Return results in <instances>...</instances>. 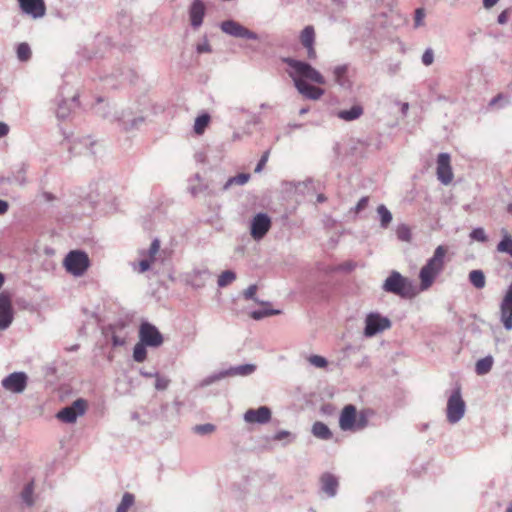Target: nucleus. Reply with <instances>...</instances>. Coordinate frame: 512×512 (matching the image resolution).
Here are the masks:
<instances>
[{
    "label": "nucleus",
    "instance_id": "18",
    "mask_svg": "<svg viewBox=\"0 0 512 512\" xmlns=\"http://www.w3.org/2000/svg\"><path fill=\"white\" fill-rule=\"evenodd\" d=\"M188 190L194 197H197L199 195L209 197L218 195V192L215 189L211 188L209 184L203 183L202 177L199 173L194 174L189 179Z\"/></svg>",
    "mask_w": 512,
    "mask_h": 512
},
{
    "label": "nucleus",
    "instance_id": "11",
    "mask_svg": "<svg viewBox=\"0 0 512 512\" xmlns=\"http://www.w3.org/2000/svg\"><path fill=\"white\" fill-rule=\"evenodd\" d=\"M221 30L235 38L257 40L258 35L234 20H226L220 24Z\"/></svg>",
    "mask_w": 512,
    "mask_h": 512
},
{
    "label": "nucleus",
    "instance_id": "31",
    "mask_svg": "<svg viewBox=\"0 0 512 512\" xmlns=\"http://www.w3.org/2000/svg\"><path fill=\"white\" fill-rule=\"evenodd\" d=\"M312 433L315 437L322 440H328L332 437V432L330 431L329 427L320 421H317L313 424Z\"/></svg>",
    "mask_w": 512,
    "mask_h": 512
},
{
    "label": "nucleus",
    "instance_id": "22",
    "mask_svg": "<svg viewBox=\"0 0 512 512\" xmlns=\"http://www.w3.org/2000/svg\"><path fill=\"white\" fill-rule=\"evenodd\" d=\"M320 491L324 493L328 498H333L337 495L339 481L338 478L329 473H323L320 477Z\"/></svg>",
    "mask_w": 512,
    "mask_h": 512
},
{
    "label": "nucleus",
    "instance_id": "48",
    "mask_svg": "<svg viewBox=\"0 0 512 512\" xmlns=\"http://www.w3.org/2000/svg\"><path fill=\"white\" fill-rule=\"evenodd\" d=\"M257 292V285L252 284L246 290H244L243 295L246 300H253L258 302V299L255 297Z\"/></svg>",
    "mask_w": 512,
    "mask_h": 512
},
{
    "label": "nucleus",
    "instance_id": "28",
    "mask_svg": "<svg viewBox=\"0 0 512 512\" xmlns=\"http://www.w3.org/2000/svg\"><path fill=\"white\" fill-rule=\"evenodd\" d=\"M210 276V272L208 269H194L190 277V284L196 288H201L204 286L206 279Z\"/></svg>",
    "mask_w": 512,
    "mask_h": 512
},
{
    "label": "nucleus",
    "instance_id": "23",
    "mask_svg": "<svg viewBox=\"0 0 512 512\" xmlns=\"http://www.w3.org/2000/svg\"><path fill=\"white\" fill-rule=\"evenodd\" d=\"M357 410L354 405H346L339 418V426L343 431H355Z\"/></svg>",
    "mask_w": 512,
    "mask_h": 512
},
{
    "label": "nucleus",
    "instance_id": "15",
    "mask_svg": "<svg viewBox=\"0 0 512 512\" xmlns=\"http://www.w3.org/2000/svg\"><path fill=\"white\" fill-rule=\"evenodd\" d=\"M14 319L11 296L7 292L0 293V331L6 330Z\"/></svg>",
    "mask_w": 512,
    "mask_h": 512
},
{
    "label": "nucleus",
    "instance_id": "6",
    "mask_svg": "<svg viewBox=\"0 0 512 512\" xmlns=\"http://www.w3.org/2000/svg\"><path fill=\"white\" fill-rule=\"evenodd\" d=\"M144 110L134 111L131 108L115 114L113 121H117L121 129L131 131L139 129L145 123Z\"/></svg>",
    "mask_w": 512,
    "mask_h": 512
},
{
    "label": "nucleus",
    "instance_id": "47",
    "mask_svg": "<svg viewBox=\"0 0 512 512\" xmlns=\"http://www.w3.org/2000/svg\"><path fill=\"white\" fill-rule=\"evenodd\" d=\"M215 430V426L213 424L207 423V424H201L196 425L194 427V431L198 434L205 435L212 433Z\"/></svg>",
    "mask_w": 512,
    "mask_h": 512
},
{
    "label": "nucleus",
    "instance_id": "38",
    "mask_svg": "<svg viewBox=\"0 0 512 512\" xmlns=\"http://www.w3.org/2000/svg\"><path fill=\"white\" fill-rule=\"evenodd\" d=\"M210 121V116L208 114H202L198 116L195 120L194 131L196 134L200 135L204 132Z\"/></svg>",
    "mask_w": 512,
    "mask_h": 512
},
{
    "label": "nucleus",
    "instance_id": "12",
    "mask_svg": "<svg viewBox=\"0 0 512 512\" xmlns=\"http://www.w3.org/2000/svg\"><path fill=\"white\" fill-rule=\"evenodd\" d=\"M500 321L507 331L512 330V282L507 287L499 305Z\"/></svg>",
    "mask_w": 512,
    "mask_h": 512
},
{
    "label": "nucleus",
    "instance_id": "49",
    "mask_svg": "<svg viewBox=\"0 0 512 512\" xmlns=\"http://www.w3.org/2000/svg\"><path fill=\"white\" fill-rule=\"evenodd\" d=\"M422 63L425 66H430L434 61V52L431 48H427L422 55Z\"/></svg>",
    "mask_w": 512,
    "mask_h": 512
},
{
    "label": "nucleus",
    "instance_id": "25",
    "mask_svg": "<svg viewBox=\"0 0 512 512\" xmlns=\"http://www.w3.org/2000/svg\"><path fill=\"white\" fill-rule=\"evenodd\" d=\"M226 370L227 377L235 376H248L256 371V365L254 364H242L238 366H231Z\"/></svg>",
    "mask_w": 512,
    "mask_h": 512
},
{
    "label": "nucleus",
    "instance_id": "17",
    "mask_svg": "<svg viewBox=\"0 0 512 512\" xmlns=\"http://www.w3.org/2000/svg\"><path fill=\"white\" fill-rule=\"evenodd\" d=\"M333 80L344 90H350L353 86V69L348 64L337 65L332 69Z\"/></svg>",
    "mask_w": 512,
    "mask_h": 512
},
{
    "label": "nucleus",
    "instance_id": "64",
    "mask_svg": "<svg viewBox=\"0 0 512 512\" xmlns=\"http://www.w3.org/2000/svg\"><path fill=\"white\" fill-rule=\"evenodd\" d=\"M9 205L6 201L0 199V215L7 212Z\"/></svg>",
    "mask_w": 512,
    "mask_h": 512
},
{
    "label": "nucleus",
    "instance_id": "3",
    "mask_svg": "<svg viewBox=\"0 0 512 512\" xmlns=\"http://www.w3.org/2000/svg\"><path fill=\"white\" fill-rule=\"evenodd\" d=\"M383 291L401 298H412L415 295L412 282L398 271H392L382 285Z\"/></svg>",
    "mask_w": 512,
    "mask_h": 512
},
{
    "label": "nucleus",
    "instance_id": "43",
    "mask_svg": "<svg viewBox=\"0 0 512 512\" xmlns=\"http://www.w3.org/2000/svg\"><path fill=\"white\" fill-rule=\"evenodd\" d=\"M397 237L401 241H410L411 240V232L407 225L402 224L399 225L396 231Z\"/></svg>",
    "mask_w": 512,
    "mask_h": 512
},
{
    "label": "nucleus",
    "instance_id": "56",
    "mask_svg": "<svg viewBox=\"0 0 512 512\" xmlns=\"http://www.w3.org/2000/svg\"><path fill=\"white\" fill-rule=\"evenodd\" d=\"M503 100L505 101V103L500 105V107H504L508 103V99L505 96H503V94H498L497 96L491 99V101L489 102V106H496Z\"/></svg>",
    "mask_w": 512,
    "mask_h": 512
},
{
    "label": "nucleus",
    "instance_id": "59",
    "mask_svg": "<svg viewBox=\"0 0 512 512\" xmlns=\"http://www.w3.org/2000/svg\"><path fill=\"white\" fill-rule=\"evenodd\" d=\"M508 16H509V10L506 9L504 11H502L499 15H498V18H497V22L501 25H504L507 23L508 21Z\"/></svg>",
    "mask_w": 512,
    "mask_h": 512
},
{
    "label": "nucleus",
    "instance_id": "7",
    "mask_svg": "<svg viewBox=\"0 0 512 512\" xmlns=\"http://www.w3.org/2000/svg\"><path fill=\"white\" fill-rule=\"evenodd\" d=\"M466 405L461 396L460 388L453 390L447 401L446 416L451 424L458 423L464 416Z\"/></svg>",
    "mask_w": 512,
    "mask_h": 512
},
{
    "label": "nucleus",
    "instance_id": "45",
    "mask_svg": "<svg viewBox=\"0 0 512 512\" xmlns=\"http://www.w3.org/2000/svg\"><path fill=\"white\" fill-rule=\"evenodd\" d=\"M308 361L311 365L317 368H325L328 365V361L326 360V358L320 355H311L308 358Z\"/></svg>",
    "mask_w": 512,
    "mask_h": 512
},
{
    "label": "nucleus",
    "instance_id": "55",
    "mask_svg": "<svg viewBox=\"0 0 512 512\" xmlns=\"http://www.w3.org/2000/svg\"><path fill=\"white\" fill-rule=\"evenodd\" d=\"M268 158H269V151H265L255 167L256 173H259L263 170L264 166L266 165V163L268 161Z\"/></svg>",
    "mask_w": 512,
    "mask_h": 512
},
{
    "label": "nucleus",
    "instance_id": "54",
    "mask_svg": "<svg viewBox=\"0 0 512 512\" xmlns=\"http://www.w3.org/2000/svg\"><path fill=\"white\" fill-rule=\"evenodd\" d=\"M425 17V12L422 8H418L415 11V17H414V26L420 27L423 25V19Z\"/></svg>",
    "mask_w": 512,
    "mask_h": 512
},
{
    "label": "nucleus",
    "instance_id": "2",
    "mask_svg": "<svg viewBox=\"0 0 512 512\" xmlns=\"http://www.w3.org/2000/svg\"><path fill=\"white\" fill-rule=\"evenodd\" d=\"M448 252V248L444 245H439L434 250L432 257H430L425 265L420 269V290H428L436 278L443 272L445 268V257Z\"/></svg>",
    "mask_w": 512,
    "mask_h": 512
},
{
    "label": "nucleus",
    "instance_id": "26",
    "mask_svg": "<svg viewBox=\"0 0 512 512\" xmlns=\"http://www.w3.org/2000/svg\"><path fill=\"white\" fill-rule=\"evenodd\" d=\"M363 114V107L359 104L353 105L350 109L340 110L337 117L341 120L350 122L360 118Z\"/></svg>",
    "mask_w": 512,
    "mask_h": 512
},
{
    "label": "nucleus",
    "instance_id": "53",
    "mask_svg": "<svg viewBox=\"0 0 512 512\" xmlns=\"http://www.w3.org/2000/svg\"><path fill=\"white\" fill-rule=\"evenodd\" d=\"M368 202H369V198L367 196H364L362 197L358 203L356 204V206L354 208H352L351 210L354 212V213H359L361 212L362 210H364L367 205H368Z\"/></svg>",
    "mask_w": 512,
    "mask_h": 512
},
{
    "label": "nucleus",
    "instance_id": "42",
    "mask_svg": "<svg viewBox=\"0 0 512 512\" xmlns=\"http://www.w3.org/2000/svg\"><path fill=\"white\" fill-rule=\"evenodd\" d=\"M31 57V49L27 43H20L17 46V58L24 62L29 60Z\"/></svg>",
    "mask_w": 512,
    "mask_h": 512
},
{
    "label": "nucleus",
    "instance_id": "51",
    "mask_svg": "<svg viewBox=\"0 0 512 512\" xmlns=\"http://www.w3.org/2000/svg\"><path fill=\"white\" fill-rule=\"evenodd\" d=\"M160 249V241L158 239H154L147 251L149 255V259L153 260L155 255L158 253Z\"/></svg>",
    "mask_w": 512,
    "mask_h": 512
},
{
    "label": "nucleus",
    "instance_id": "62",
    "mask_svg": "<svg viewBox=\"0 0 512 512\" xmlns=\"http://www.w3.org/2000/svg\"><path fill=\"white\" fill-rule=\"evenodd\" d=\"M140 374L143 376V377H146V378H155V376L158 374L157 371H146L144 369H140Z\"/></svg>",
    "mask_w": 512,
    "mask_h": 512
},
{
    "label": "nucleus",
    "instance_id": "20",
    "mask_svg": "<svg viewBox=\"0 0 512 512\" xmlns=\"http://www.w3.org/2000/svg\"><path fill=\"white\" fill-rule=\"evenodd\" d=\"M190 25L193 29H198L202 24L206 14V6L202 0H193L189 10Z\"/></svg>",
    "mask_w": 512,
    "mask_h": 512
},
{
    "label": "nucleus",
    "instance_id": "37",
    "mask_svg": "<svg viewBox=\"0 0 512 512\" xmlns=\"http://www.w3.org/2000/svg\"><path fill=\"white\" fill-rule=\"evenodd\" d=\"M235 279L236 273L232 270H226L219 275L217 284L222 288L231 284Z\"/></svg>",
    "mask_w": 512,
    "mask_h": 512
},
{
    "label": "nucleus",
    "instance_id": "40",
    "mask_svg": "<svg viewBox=\"0 0 512 512\" xmlns=\"http://www.w3.org/2000/svg\"><path fill=\"white\" fill-rule=\"evenodd\" d=\"M133 503L134 496L131 493H125L117 507L116 512H128V509L133 505Z\"/></svg>",
    "mask_w": 512,
    "mask_h": 512
},
{
    "label": "nucleus",
    "instance_id": "1",
    "mask_svg": "<svg viewBox=\"0 0 512 512\" xmlns=\"http://www.w3.org/2000/svg\"><path fill=\"white\" fill-rule=\"evenodd\" d=\"M284 62L291 68L289 75L292 77L299 93L311 100H317L324 94L323 89L306 81L310 80L319 85L325 84V79L319 71L306 62L292 58H285Z\"/></svg>",
    "mask_w": 512,
    "mask_h": 512
},
{
    "label": "nucleus",
    "instance_id": "10",
    "mask_svg": "<svg viewBox=\"0 0 512 512\" xmlns=\"http://www.w3.org/2000/svg\"><path fill=\"white\" fill-rule=\"evenodd\" d=\"M139 339L148 347H159L163 344V336L156 326L149 322H143L139 328Z\"/></svg>",
    "mask_w": 512,
    "mask_h": 512
},
{
    "label": "nucleus",
    "instance_id": "8",
    "mask_svg": "<svg viewBox=\"0 0 512 512\" xmlns=\"http://www.w3.org/2000/svg\"><path fill=\"white\" fill-rule=\"evenodd\" d=\"M391 327L389 318L382 316L379 313L371 312L366 316L364 335L366 337H373L376 334L383 332Z\"/></svg>",
    "mask_w": 512,
    "mask_h": 512
},
{
    "label": "nucleus",
    "instance_id": "46",
    "mask_svg": "<svg viewBox=\"0 0 512 512\" xmlns=\"http://www.w3.org/2000/svg\"><path fill=\"white\" fill-rule=\"evenodd\" d=\"M470 238L479 242H486L487 241V235L483 228L478 227L471 231Z\"/></svg>",
    "mask_w": 512,
    "mask_h": 512
},
{
    "label": "nucleus",
    "instance_id": "34",
    "mask_svg": "<svg viewBox=\"0 0 512 512\" xmlns=\"http://www.w3.org/2000/svg\"><path fill=\"white\" fill-rule=\"evenodd\" d=\"M469 281L477 289L484 288L486 284L485 275L482 270H472L469 273Z\"/></svg>",
    "mask_w": 512,
    "mask_h": 512
},
{
    "label": "nucleus",
    "instance_id": "39",
    "mask_svg": "<svg viewBox=\"0 0 512 512\" xmlns=\"http://www.w3.org/2000/svg\"><path fill=\"white\" fill-rule=\"evenodd\" d=\"M371 414L372 413L369 410L357 413L355 431L362 430L368 425V420Z\"/></svg>",
    "mask_w": 512,
    "mask_h": 512
},
{
    "label": "nucleus",
    "instance_id": "32",
    "mask_svg": "<svg viewBox=\"0 0 512 512\" xmlns=\"http://www.w3.org/2000/svg\"><path fill=\"white\" fill-rule=\"evenodd\" d=\"M377 214L380 219V227L383 229H387L393 219L392 213L384 204H380L377 207Z\"/></svg>",
    "mask_w": 512,
    "mask_h": 512
},
{
    "label": "nucleus",
    "instance_id": "33",
    "mask_svg": "<svg viewBox=\"0 0 512 512\" xmlns=\"http://www.w3.org/2000/svg\"><path fill=\"white\" fill-rule=\"evenodd\" d=\"M502 240L497 245V251L506 253L512 257V236L505 230H502Z\"/></svg>",
    "mask_w": 512,
    "mask_h": 512
},
{
    "label": "nucleus",
    "instance_id": "44",
    "mask_svg": "<svg viewBox=\"0 0 512 512\" xmlns=\"http://www.w3.org/2000/svg\"><path fill=\"white\" fill-rule=\"evenodd\" d=\"M155 389L158 391H164L170 384V379L160 375L159 373L155 376Z\"/></svg>",
    "mask_w": 512,
    "mask_h": 512
},
{
    "label": "nucleus",
    "instance_id": "27",
    "mask_svg": "<svg viewBox=\"0 0 512 512\" xmlns=\"http://www.w3.org/2000/svg\"><path fill=\"white\" fill-rule=\"evenodd\" d=\"M20 499L22 505L31 508L35 503L34 497V482L30 481L23 487L20 493Z\"/></svg>",
    "mask_w": 512,
    "mask_h": 512
},
{
    "label": "nucleus",
    "instance_id": "61",
    "mask_svg": "<svg viewBox=\"0 0 512 512\" xmlns=\"http://www.w3.org/2000/svg\"><path fill=\"white\" fill-rule=\"evenodd\" d=\"M8 133L9 126L4 122H0V138L5 137Z\"/></svg>",
    "mask_w": 512,
    "mask_h": 512
},
{
    "label": "nucleus",
    "instance_id": "50",
    "mask_svg": "<svg viewBox=\"0 0 512 512\" xmlns=\"http://www.w3.org/2000/svg\"><path fill=\"white\" fill-rule=\"evenodd\" d=\"M197 53H210L212 51L211 45L208 42V39L204 37L203 41L198 43L196 46Z\"/></svg>",
    "mask_w": 512,
    "mask_h": 512
},
{
    "label": "nucleus",
    "instance_id": "30",
    "mask_svg": "<svg viewBox=\"0 0 512 512\" xmlns=\"http://www.w3.org/2000/svg\"><path fill=\"white\" fill-rule=\"evenodd\" d=\"M494 359L491 355L479 359L475 364V372L479 376L486 375L492 369Z\"/></svg>",
    "mask_w": 512,
    "mask_h": 512
},
{
    "label": "nucleus",
    "instance_id": "60",
    "mask_svg": "<svg viewBox=\"0 0 512 512\" xmlns=\"http://www.w3.org/2000/svg\"><path fill=\"white\" fill-rule=\"evenodd\" d=\"M303 124L299 123H289L285 127V133L286 135H291L293 130L302 128Z\"/></svg>",
    "mask_w": 512,
    "mask_h": 512
},
{
    "label": "nucleus",
    "instance_id": "63",
    "mask_svg": "<svg viewBox=\"0 0 512 512\" xmlns=\"http://www.w3.org/2000/svg\"><path fill=\"white\" fill-rule=\"evenodd\" d=\"M499 2V0H483V7L485 9H491L492 7H494L497 3Z\"/></svg>",
    "mask_w": 512,
    "mask_h": 512
},
{
    "label": "nucleus",
    "instance_id": "29",
    "mask_svg": "<svg viewBox=\"0 0 512 512\" xmlns=\"http://www.w3.org/2000/svg\"><path fill=\"white\" fill-rule=\"evenodd\" d=\"M250 179V174L248 173H240L236 176L230 177L227 179V181L224 183L220 191L224 192L229 190L234 185L243 186L245 185Z\"/></svg>",
    "mask_w": 512,
    "mask_h": 512
},
{
    "label": "nucleus",
    "instance_id": "35",
    "mask_svg": "<svg viewBox=\"0 0 512 512\" xmlns=\"http://www.w3.org/2000/svg\"><path fill=\"white\" fill-rule=\"evenodd\" d=\"M226 377H227L226 370L225 369L220 370V371L215 372V373L205 377L204 379H202L201 382L199 383V387L204 388V387L210 386L213 383L220 381Z\"/></svg>",
    "mask_w": 512,
    "mask_h": 512
},
{
    "label": "nucleus",
    "instance_id": "36",
    "mask_svg": "<svg viewBox=\"0 0 512 512\" xmlns=\"http://www.w3.org/2000/svg\"><path fill=\"white\" fill-rule=\"evenodd\" d=\"M146 347H147V345L141 341H139L137 344H135V346L133 348V359L136 362L141 363L146 359V357H147Z\"/></svg>",
    "mask_w": 512,
    "mask_h": 512
},
{
    "label": "nucleus",
    "instance_id": "41",
    "mask_svg": "<svg viewBox=\"0 0 512 512\" xmlns=\"http://www.w3.org/2000/svg\"><path fill=\"white\" fill-rule=\"evenodd\" d=\"M280 314V310H275V309H260V310H254L251 312L250 316L254 319V320H260V319H263L265 317H268V316H272V315H278Z\"/></svg>",
    "mask_w": 512,
    "mask_h": 512
},
{
    "label": "nucleus",
    "instance_id": "24",
    "mask_svg": "<svg viewBox=\"0 0 512 512\" xmlns=\"http://www.w3.org/2000/svg\"><path fill=\"white\" fill-rule=\"evenodd\" d=\"M302 45L307 49V57L309 59L316 58L314 49L315 32L312 26H306L300 35Z\"/></svg>",
    "mask_w": 512,
    "mask_h": 512
},
{
    "label": "nucleus",
    "instance_id": "57",
    "mask_svg": "<svg viewBox=\"0 0 512 512\" xmlns=\"http://www.w3.org/2000/svg\"><path fill=\"white\" fill-rule=\"evenodd\" d=\"M153 260L151 259H142L140 262H139V269H138V272L139 273H144L146 272L147 270L150 269L151 267V263H152Z\"/></svg>",
    "mask_w": 512,
    "mask_h": 512
},
{
    "label": "nucleus",
    "instance_id": "14",
    "mask_svg": "<svg viewBox=\"0 0 512 512\" xmlns=\"http://www.w3.org/2000/svg\"><path fill=\"white\" fill-rule=\"evenodd\" d=\"M28 383V376L25 372H13L6 376L1 384L2 387L9 392L12 393H22L27 386Z\"/></svg>",
    "mask_w": 512,
    "mask_h": 512
},
{
    "label": "nucleus",
    "instance_id": "4",
    "mask_svg": "<svg viewBox=\"0 0 512 512\" xmlns=\"http://www.w3.org/2000/svg\"><path fill=\"white\" fill-rule=\"evenodd\" d=\"M63 266L74 277L83 276L90 266L88 254L82 250H72L64 258Z\"/></svg>",
    "mask_w": 512,
    "mask_h": 512
},
{
    "label": "nucleus",
    "instance_id": "9",
    "mask_svg": "<svg viewBox=\"0 0 512 512\" xmlns=\"http://www.w3.org/2000/svg\"><path fill=\"white\" fill-rule=\"evenodd\" d=\"M87 408V402L79 398L71 405L64 407L57 414L56 417L64 423H74L79 416H82Z\"/></svg>",
    "mask_w": 512,
    "mask_h": 512
},
{
    "label": "nucleus",
    "instance_id": "52",
    "mask_svg": "<svg viewBox=\"0 0 512 512\" xmlns=\"http://www.w3.org/2000/svg\"><path fill=\"white\" fill-rule=\"evenodd\" d=\"M356 268V263L353 261H346L340 265H338L334 271H344V272H351Z\"/></svg>",
    "mask_w": 512,
    "mask_h": 512
},
{
    "label": "nucleus",
    "instance_id": "16",
    "mask_svg": "<svg viewBox=\"0 0 512 512\" xmlns=\"http://www.w3.org/2000/svg\"><path fill=\"white\" fill-rule=\"evenodd\" d=\"M451 157L448 153H440L437 157L436 175L443 185H449L453 180Z\"/></svg>",
    "mask_w": 512,
    "mask_h": 512
},
{
    "label": "nucleus",
    "instance_id": "19",
    "mask_svg": "<svg viewBox=\"0 0 512 512\" xmlns=\"http://www.w3.org/2000/svg\"><path fill=\"white\" fill-rule=\"evenodd\" d=\"M244 421L249 424H266L271 420V410L267 406L257 409H248L244 413Z\"/></svg>",
    "mask_w": 512,
    "mask_h": 512
},
{
    "label": "nucleus",
    "instance_id": "13",
    "mask_svg": "<svg viewBox=\"0 0 512 512\" xmlns=\"http://www.w3.org/2000/svg\"><path fill=\"white\" fill-rule=\"evenodd\" d=\"M271 228V219L266 213H258L251 220L250 234L259 241L265 237Z\"/></svg>",
    "mask_w": 512,
    "mask_h": 512
},
{
    "label": "nucleus",
    "instance_id": "5",
    "mask_svg": "<svg viewBox=\"0 0 512 512\" xmlns=\"http://www.w3.org/2000/svg\"><path fill=\"white\" fill-rule=\"evenodd\" d=\"M70 90L68 86L62 87L54 100L55 114L58 119H67L78 106V94H71Z\"/></svg>",
    "mask_w": 512,
    "mask_h": 512
},
{
    "label": "nucleus",
    "instance_id": "58",
    "mask_svg": "<svg viewBox=\"0 0 512 512\" xmlns=\"http://www.w3.org/2000/svg\"><path fill=\"white\" fill-rule=\"evenodd\" d=\"M291 433L289 431H286V430H281L279 432H277L274 436H273V439L276 440V441H281L285 438H289L291 437Z\"/></svg>",
    "mask_w": 512,
    "mask_h": 512
},
{
    "label": "nucleus",
    "instance_id": "21",
    "mask_svg": "<svg viewBox=\"0 0 512 512\" xmlns=\"http://www.w3.org/2000/svg\"><path fill=\"white\" fill-rule=\"evenodd\" d=\"M19 7L24 14L33 18H41L45 15L46 7L44 0H18Z\"/></svg>",
    "mask_w": 512,
    "mask_h": 512
}]
</instances>
